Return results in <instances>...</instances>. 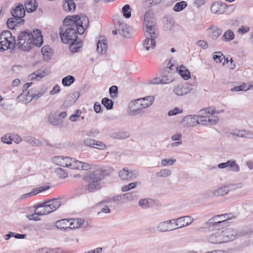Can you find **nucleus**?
Returning <instances> with one entry per match:
<instances>
[{"label": "nucleus", "mask_w": 253, "mask_h": 253, "mask_svg": "<svg viewBox=\"0 0 253 253\" xmlns=\"http://www.w3.org/2000/svg\"><path fill=\"white\" fill-rule=\"evenodd\" d=\"M237 188L235 184H229L218 188L213 192L215 196H223L228 193L229 191L234 190Z\"/></svg>", "instance_id": "obj_14"}, {"label": "nucleus", "mask_w": 253, "mask_h": 253, "mask_svg": "<svg viewBox=\"0 0 253 253\" xmlns=\"http://www.w3.org/2000/svg\"><path fill=\"white\" fill-rule=\"evenodd\" d=\"M45 202L41 203H38L34 206L35 213L38 215H42L48 214L47 210L46 208Z\"/></svg>", "instance_id": "obj_25"}, {"label": "nucleus", "mask_w": 253, "mask_h": 253, "mask_svg": "<svg viewBox=\"0 0 253 253\" xmlns=\"http://www.w3.org/2000/svg\"><path fill=\"white\" fill-rule=\"evenodd\" d=\"M222 232L220 230H217L216 231L209 235L208 241L212 244H221L223 243Z\"/></svg>", "instance_id": "obj_18"}, {"label": "nucleus", "mask_w": 253, "mask_h": 253, "mask_svg": "<svg viewBox=\"0 0 253 253\" xmlns=\"http://www.w3.org/2000/svg\"><path fill=\"white\" fill-rule=\"evenodd\" d=\"M107 41L104 37H100L97 41L96 50L99 54H102L107 49Z\"/></svg>", "instance_id": "obj_17"}, {"label": "nucleus", "mask_w": 253, "mask_h": 253, "mask_svg": "<svg viewBox=\"0 0 253 253\" xmlns=\"http://www.w3.org/2000/svg\"><path fill=\"white\" fill-rule=\"evenodd\" d=\"M129 136V133L127 131H120L113 134V137L118 139H125Z\"/></svg>", "instance_id": "obj_46"}, {"label": "nucleus", "mask_w": 253, "mask_h": 253, "mask_svg": "<svg viewBox=\"0 0 253 253\" xmlns=\"http://www.w3.org/2000/svg\"><path fill=\"white\" fill-rule=\"evenodd\" d=\"M69 219H63L57 221L56 222V227L61 230H66L69 228Z\"/></svg>", "instance_id": "obj_35"}, {"label": "nucleus", "mask_w": 253, "mask_h": 253, "mask_svg": "<svg viewBox=\"0 0 253 253\" xmlns=\"http://www.w3.org/2000/svg\"><path fill=\"white\" fill-rule=\"evenodd\" d=\"M149 14L148 12L145 13L144 18V25L146 29V32H154L156 30V23L149 17Z\"/></svg>", "instance_id": "obj_16"}, {"label": "nucleus", "mask_w": 253, "mask_h": 253, "mask_svg": "<svg viewBox=\"0 0 253 253\" xmlns=\"http://www.w3.org/2000/svg\"><path fill=\"white\" fill-rule=\"evenodd\" d=\"M226 8V4L217 1L212 4L211 6V10L213 13L221 14L225 12Z\"/></svg>", "instance_id": "obj_20"}, {"label": "nucleus", "mask_w": 253, "mask_h": 253, "mask_svg": "<svg viewBox=\"0 0 253 253\" xmlns=\"http://www.w3.org/2000/svg\"><path fill=\"white\" fill-rule=\"evenodd\" d=\"M94 148H97L100 150H104L106 148L105 144L100 141L95 140V142L94 143Z\"/></svg>", "instance_id": "obj_64"}, {"label": "nucleus", "mask_w": 253, "mask_h": 253, "mask_svg": "<svg viewBox=\"0 0 253 253\" xmlns=\"http://www.w3.org/2000/svg\"><path fill=\"white\" fill-rule=\"evenodd\" d=\"M44 61H48L52 55L53 52L49 46H44L41 49Z\"/></svg>", "instance_id": "obj_29"}, {"label": "nucleus", "mask_w": 253, "mask_h": 253, "mask_svg": "<svg viewBox=\"0 0 253 253\" xmlns=\"http://www.w3.org/2000/svg\"><path fill=\"white\" fill-rule=\"evenodd\" d=\"M12 33H1L0 35V50L4 51L8 49L13 48L16 44L15 37Z\"/></svg>", "instance_id": "obj_2"}, {"label": "nucleus", "mask_w": 253, "mask_h": 253, "mask_svg": "<svg viewBox=\"0 0 253 253\" xmlns=\"http://www.w3.org/2000/svg\"><path fill=\"white\" fill-rule=\"evenodd\" d=\"M32 37L33 33H20L17 43L18 48L23 51H30L31 49V38Z\"/></svg>", "instance_id": "obj_3"}, {"label": "nucleus", "mask_w": 253, "mask_h": 253, "mask_svg": "<svg viewBox=\"0 0 253 253\" xmlns=\"http://www.w3.org/2000/svg\"><path fill=\"white\" fill-rule=\"evenodd\" d=\"M46 208L48 213L57 210L61 205L62 202L58 199H52L45 202Z\"/></svg>", "instance_id": "obj_15"}, {"label": "nucleus", "mask_w": 253, "mask_h": 253, "mask_svg": "<svg viewBox=\"0 0 253 253\" xmlns=\"http://www.w3.org/2000/svg\"><path fill=\"white\" fill-rule=\"evenodd\" d=\"M48 122L52 125L56 126L62 123V121L56 114H52L49 115Z\"/></svg>", "instance_id": "obj_37"}, {"label": "nucleus", "mask_w": 253, "mask_h": 253, "mask_svg": "<svg viewBox=\"0 0 253 253\" xmlns=\"http://www.w3.org/2000/svg\"><path fill=\"white\" fill-rule=\"evenodd\" d=\"M171 174V171L168 169H162L160 171L157 172L156 175L158 177H166Z\"/></svg>", "instance_id": "obj_49"}, {"label": "nucleus", "mask_w": 253, "mask_h": 253, "mask_svg": "<svg viewBox=\"0 0 253 253\" xmlns=\"http://www.w3.org/2000/svg\"><path fill=\"white\" fill-rule=\"evenodd\" d=\"M79 95L78 92L68 95L64 102V106L69 107L74 104L79 97Z\"/></svg>", "instance_id": "obj_26"}, {"label": "nucleus", "mask_w": 253, "mask_h": 253, "mask_svg": "<svg viewBox=\"0 0 253 253\" xmlns=\"http://www.w3.org/2000/svg\"><path fill=\"white\" fill-rule=\"evenodd\" d=\"M128 169L125 168L122 170H121L119 173V176L122 180H128Z\"/></svg>", "instance_id": "obj_52"}, {"label": "nucleus", "mask_w": 253, "mask_h": 253, "mask_svg": "<svg viewBox=\"0 0 253 253\" xmlns=\"http://www.w3.org/2000/svg\"><path fill=\"white\" fill-rule=\"evenodd\" d=\"M138 176V172L136 170L128 171V180H131L135 179Z\"/></svg>", "instance_id": "obj_63"}, {"label": "nucleus", "mask_w": 253, "mask_h": 253, "mask_svg": "<svg viewBox=\"0 0 253 253\" xmlns=\"http://www.w3.org/2000/svg\"><path fill=\"white\" fill-rule=\"evenodd\" d=\"M182 112V109H180V108L178 107L174 108V109L169 111L168 115L169 116H174L178 114L181 113Z\"/></svg>", "instance_id": "obj_61"}, {"label": "nucleus", "mask_w": 253, "mask_h": 253, "mask_svg": "<svg viewBox=\"0 0 253 253\" xmlns=\"http://www.w3.org/2000/svg\"><path fill=\"white\" fill-rule=\"evenodd\" d=\"M159 33H145V40L143 41V45L147 50H149L151 47L152 49L155 48L156 43L155 39L159 37Z\"/></svg>", "instance_id": "obj_6"}, {"label": "nucleus", "mask_w": 253, "mask_h": 253, "mask_svg": "<svg viewBox=\"0 0 253 253\" xmlns=\"http://www.w3.org/2000/svg\"><path fill=\"white\" fill-rule=\"evenodd\" d=\"M176 70L178 73L184 80H188L191 78V74L190 71L183 65H181L179 69L176 68Z\"/></svg>", "instance_id": "obj_31"}, {"label": "nucleus", "mask_w": 253, "mask_h": 253, "mask_svg": "<svg viewBox=\"0 0 253 253\" xmlns=\"http://www.w3.org/2000/svg\"><path fill=\"white\" fill-rule=\"evenodd\" d=\"M197 115H188L183 118L181 122L184 127H193L198 125Z\"/></svg>", "instance_id": "obj_12"}, {"label": "nucleus", "mask_w": 253, "mask_h": 253, "mask_svg": "<svg viewBox=\"0 0 253 253\" xmlns=\"http://www.w3.org/2000/svg\"><path fill=\"white\" fill-rule=\"evenodd\" d=\"M49 188H50V187L49 186H45L40 187L38 188H35L32 192H31L30 193H27L25 194H23L22 196V197L23 198H26L30 197L32 195H35L40 192H42L46 190H48L49 189Z\"/></svg>", "instance_id": "obj_33"}, {"label": "nucleus", "mask_w": 253, "mask_h": 253, "mask_svg": "<svg viewBox=\"0 0 253 253\" xmlns=\"http://www.w3.org/2000/svg\"><path fill=\"white\" fill-rule=\"evenodd\" d=\"M95 140L91 138H85L84 140V144L85 146L90 147H94Z\"/></svg>", "instance_id": "obj_60"}, {"label": "nucleus", "mask_w": 253, "mask_h": 253, "mask_svg": "<svg viewBox=\"0 0 253 253\" xmlns=\"http://www.w3.org/2000/svg\"><path fill=\"white\" fill-rule=\"evenodd\" d=\"M75 81V78L71 75H68L62 80V83L64 86H69Z\"/></svg>", "instance_id": "obj_42"}, {"label": "nucleus", "mask_w": 253, "mask_h": 253, "mask_svg": "<svg viewBox=\"0 0 253 253\" xmlns=\"http://www.w3.org/2000/svg\"><path fill=\"white\" fill-rule=\"evenodd\" d=\"M78 15V17L76 18L70 28H66L64 32H85L89 26V19L84 14Z\"/></svg>", "instance_id": "obj_1"}, {"label": "nucleus", "mask_w": 253, "mask_h": 253, "mask_svg": "<svg viewBox=\"0 0 253 253\" xmlns=\"http://www.w3.org/2000/svg\"><path fill=\"white\" fill-rule=\"evenodd\" d=\"M38 5L37 0H27L25 3V9L28 12H32L36 10Z\"/></svg>", "instance_id": "obj_30"}, {"label": "nucleus", "mask_w": 253, "mask_h": 253, "mask_svg": "<svg viewBox=\"0 0 253 253\" xmlns=\"http://www.w3.org/2000/svg\"><path fill=\"white\" fill-rule=\"evenodd\" d=\"M23 24L20 23L19 20H15L14 17L9 18L6 23L8 28L10 30H14L15 27L17 26L18 25Z\"/></svg>", "instance_id": "obj_41"}, {"label": "nucleus", "mask_w": 253, "mask_h": 253, "mask_svg": "<svg viewBox=\"0 0 253 253\" xmlns=\"http://www.w3.org/2000/svg\"><path fill=\"white\" fill-rule=\"evenodd\" d=\"M191 90L189 85L187 84H179L174 86L173 89L174 93L178 96L185 95L189 93Z\"/></svg>", "instance_id": "obj_11"}, {"label": "nucleus", "mask_w": 253, "mask_h": 253, "mask_svg": "<svg viewBox=\"0 0 253 253\" xmlns=\"http://www.w3.org/2000/svg\"><path fill=\"white\" fill-rule=\"evenodd\" d=\"M11 14L15 20H19L21 23H24V20L22 18L25 15V10L22 4L19 3L11 11Z\"/></svg>", "instance_id": "obj_10"}, {"label": "nucleus", "mask_w": 253, "mask_h": 253, "mask_svg": "<svg viewBox=\"0 0 253 253\" xmlns=\"http://www.w3.org/2000/svg\"><path fill=\"white\" fill-rule=\"evenodd\" d=\"M222 38L224 41H230L234 39V33H224Z\"/></svg>", "instance_id": "obj_55"}, {"label": "nucleus", "mask_w": 253, "mask_h": 253, "mask_svg": "<svg viewBox=\"0 0 253 253\" xmlns=\"http://www.w3.org/2000/svg\"><path fill=\"white\" fill-rule=\"evenodd\" d=\"M133 100L137 102L136 104L140 102V106L142 108H146L152 105L154 100V97L153 96H148Z\"/></svg>", "instance_id": "obj_19"}, {"label": "nucleus", "mask_w": 253, "mask_h": 253, "mask_svg": "<svg viewBox=\"0 0 253 253\" xmlns=\"http://www.w3.org/2000/svg\"><path fill=\"white\" fill-rule=\"evenodd\" d=\"M137 102L134 100L131 101L128 105V114L130 116H134L140 113V107H135Z\"/></svg>", "instance_id": "obj_28"}, {"label": "nucleus", "mask_w": 253, "mask_h": 253, "mask_svg": "<svg viewBox=\"0 0 253 253\" xmlns=\"http://www.w3.org/2000/svg\"><path fill=\"white\" fill-rule=\"evenodd\" d=\"M69 228H85V220L82 218L69 219Z\"/></svg>", "instance_id": "obj_24"}, {"label": "nucleus", "mask_w": 253, "mask_h": 253, "mask_svg": "<svg viewBox=\"0 0 253 253\" xmlns=\"http://www.w3.org/2000/svg\"><path fill=\"white\" fill-rule=\"evenodd\" d=\"M62 42L64 43H69L71 45L79 44L81 41H78L77 34L82 35L84 33H59Z\"/></svg>", "instance_id": "obj_4"}, {"label": "nucleus", "mask_w": 253, "mask_h": 253, "mask_svg": "<svg viewBox=\"0 0 253 253\" xmlns=\"http://www.w3.org/2000/svg\"><path fill=\"white\" fill-rule=\"evenodd\" d=\"M101 103L107 110H111L113 108L114 102L107 97L103 98Z\"/></svg>", "instance_id": "obj_45"}, {"label": "nucleus", "mask_w": 253, "mask_h": 253, "mask_svg": "<svg viewBox=\"0 0 253 253\" xmlns=\"http://www.w3.org/2000/svg\"><path fill=\"white\" fill-rule=\"evenodd\" d=\"M63 7L66 11H74L76 4L73 0H65L64 1Z\"/></svg>", "instance_id": "obj_34"}, {"label": "nucleus", "mask_w": 253, "mask_h": 253, "mask_svg": "<svg viewBox=\"0 0 253 253\" xmlns=\"http://www.w3.org/2000/svg\"><path fill=\"white\" fill-rule=\"evenodd\" d=\"M122 12L123 16L126 18H129L131 17V8L129 4L125 5L122 8Z\"/></svg>", "instance_id": "obj_48"}, {"label": "nucleus", "mask_w": 253, "mask_h": 253, "mask_svg": "<svg viewBox=\"0 0 253 253\" xmlns=\"http://www.w3.org/2000/svg\"><path fill=\"white\" fill-rule=\"evenodd\" d=\"M46 73L44 70L42 71H40V70L36 71L35 72L31 74L29 76V80H34L35 79L40 80L41 79H42V78L44 77L46 75Z\"/></svg>", "instance_id": "obj_36"}, {"label": "nucleus", "mask_w": 253, "mask_h": 253, "mask_svg": "<svg viewBox=\"0 0 253 253\" xmlns=\"http://www.w3.org/2000/svg\"><path fill=\"white\" fill-rule=\"evenodd\" d=\"M135 29L132 26L128 25L126 23L118 22V25L116 30L112 32H129L135 31Z\"/></svg>", "instance_id": "obj_27"}, {"label": "nucleus", "mask_w": 253, "mask_h": 253, "mask_svg": "<svg viewBox=\"0 0 253 253\" xmlns=\"http://www.w3.org/2000/svg\"><path fill=\"white\" fill-rule=\"evenodd\" d=\"M24 140L32 146H38L42 143L41 140L30 136L25 137Z\"/></svg>", "instance_id": "obj_43"}, {"label": "nucleus", "mask_w": 253, "mask_h": 253, "mask_svg": "<svg viewBox=\"0 0 253 253\" xmlns=\"http://www.w3.org/2000/svg\"><path fill=\"white\" fill-rule=\"evenodd\" d=\"M1 140L3 143L10 144L12 143L13 139L8 134H5L1 137Z\"/></svg>", "instance_id": "obj_58"}, {"label": "nucleus", "mask_w": 253, "mask_h": 253, "mask_svg": "<svg viewBox=\"0 0 253 253\" xmlns=\"http://www.w3.org/2000/svg\"><path fill=\"white\" fill-rule=\"evenodd\" d=\"M74 159L70 157H63L61 156L53 157L52 162L57 165L67 167L73 169Z\"/></svg>", "instance_id": "obj_7"}, {"label": "nucleus", "mask_w": 253, "mask_h": 253, "mask_svg": "<svg viewBox=\"0 0 253 253\" xmlns=\"http://www.w3.org/2000/svg\"><path fill=\"white\" fill-rule=\"evenodd\" d=\"M118 88L116 85H113L109 88V93L112 99H115L118 96Z\"/></svg>", "instance_id": "obj_51"}, {"label": "nucleus", "mask_w": 253, "mask_h": 253, "mask_svg": "<svg viewBox=\"0 0 253 253\" xmlns=\"http://www.w3.org/2000/svg\"><path fill=\"white\" fill-rule=\"evenodd\" d=\"M219 169H224L227 167H229L230 170L237 172L239 171L240 168L238 164H236L234 160H228L225 163H222L218 165Z\"/></svg>", "instance_id": "obj_21"}, {"label": "nucleus", "mask_w": 253, "mask_h": 253, "mask_svg": "<svg viewBox=\"0 0 253 253\" xmlns=\"http://www.w3.org/2000/svg\"><path fill=\"white\" fill-rule=\"evenodd\" d=\"M187 6V3L185 1H181L175 3L173 10L175 12H179L184 9Z\"/></svg>", "instance_id": "obj_44"}, {"label": "nucleus", "mask_w": 253, "mask_h": 253, "mask_svg": "<svg viewBox=\"0 0 253 253\" xmlns=\"http://www.w3.org/2000/svg\"><path fill=\"white\" fill-rule=\"evenodd\" d=\"M175 222L176 226H179V228H182L190 225L194 221V218L191 216H184L176 219H173Z\"/></svg>", "instance_id": "obj_13"}, {"label": "nucleus", "mask_w": 253, "mask_h": 253, "mask_svg": "<svg viewBox=\"0 0 253 253\" xmlns=\"http://www.w3.org/2000/svg\"><path fill=\"white\" fill-rule=\"evenodd\" d=\"M108 174V173L106 170L99 169H96L92 172H90L87 176V178L89 180H92L96 182H100V181Z\"/></svg>", "instance_id": "obj_8"}, {"label": "nucleus", "mask_w": 253, "mask_h": 253, "mask_svg": "<svg viewBox=\"0 0 253 253\" xmlns=\"http://www.w3.org/2000/svg\"><path fill=\"white\" fill-rule=\"evenodd\" d=\"M233 215L231 213L216 215L210 218L206 223L211 224L213 227H216L227 220L231 219Z\"/></svg>", "instance_id": "obj_5"}, {"label": "nucleus", "mask_w": 253, "mask_h": 253, "mask_svg": "<svg viewBox=\"0 0 253 253\" xmlns=\"http://www.w3.org/2000/svg\"><path fill=\"white\" fill-rule=\"evenodd\" d=\"M209 125H213L216 124L218 121V118L216 116H208Z\"/></svg>", "instance_id": "obj_62"}, {"label": "nucleus", "mask_w": 253, "mask_h": 253, "mask_svg": "<svg viewBox=\"0 0 253 253\" xmlns=\"http://www.w3.org/2000/svg\"><path fill=\"white\" fill-rule=\"evenodd\" d=\"M215 53L217 54L214 55L213 59L216 63H221L222 62L223 54L221 52H215Z\"/></svg>", "instance_id": "obj_59"}, {"label": "nucleus", "mask_w": 253, "mask_h": 253, "mask_svg": "<svg viewBox=\"0 0 253 253\" xmlns=\"http://www.w3.org/2000/svg\"><path fill=\"white\" fill-rule=\"evenodd\" d=\"M137 184V182L130 183L128 185L123 186L122 190L123 192L128 191L132 189L135 188L136 187Z\"/></svg>", "instance_id": "obj_57"}, {"label": "nucleus", "mask_w": 253, "mask_h": 253, "mask_svg": "<svg viewBox=\"0 0 253 253\" xmlns=\"http://www.w3.org/2000/svg\"><path fill=\"white\" fill-rule=\"evenodd\" d=\"M33 34V37L31 38V48L33 46L40 47L43 43V39L42 33H34Z\"/></svg>", "instance_id": "obj_22"}, {"label": "nucleus", "mask_w": 253, "mask_h": 253, "mask_svg": "<svg viewBox=\"0 0 253 253\" xmlns=\"http://www.w3.org/2000/svg\"><path fill=\"white\" fill-rule=\"evenodd\" d=\"M151 200L150 199H141L139 201L138 204L139 206L143 209H146L150 207Z\"/></svg>", "instance_id": "obj_50"}, {"label": "nucleus", "mask_w": 253, "mask_h": 253, "mask_svg": "<svg viewBox=\"0 0 253 253\" xmlns=\"http://www.w3.org/2000/svg\"><path fill=\"white\" fill-rule=\"evenodd\" d=\"M73 169L87 170L91 168V166L86 163H84L74 159Z\"/></svg>", "instance_id": "obj_23"}, {"label": "nucleus", "mask_w": 253, "mask_h": 253, "mask_svg": "<svg viewBox=\"0 0 253 253\" xmlns=\"http://www.w3.org/2000/svg\"><path fill=\"white\" fill-rule=\"evenodd\" d=\"M198 124L201 125H209V122L208 116L197 115Z\"/></svg>", "instance_id": "obj_47"}, {"label": "nucleus", "mask_w": 253, "mask_h": 253, "mask_svg": "<svg viewBox=\"0 0 253 253\" xmlns=\"http://www.w3.org/2000/svg\"><path fill=\"white\" fill-rule=\"evenodd\" d=\"M89 183L87 186V189L89 192H92L94 190H98L100 189L101 185L100 182H96L92 180H89Z\"/></svg>", "instance_id": "obj_39"}, {"label": "nucleus", "mask_w": 253, "mask_h": 253, "mask_svg": "<svg viewBox=\"0 0 253 253\" xmlns=\"http://www.w3.org/2000/svg\"><path fill=\"white\" fill-rule=\"evenodd\" d=\"M55 172L58 176L62 178H64L68 176V172L62 168H59L55 169Z\"/></svg>", "instance_id": "obj_53"}, {"label": "nucleus", "mask_w": 253, "mask_h": 253, "mask_svg": "<svg viewBox=\"0 0 253 253\" xmlns=\"http://www.w3.org/2000/svg\"><path fill=\"white\" fill-rule=\"evenodd\" d=\"M99 131L96 129H92L88 131H84V135L87 136L95 137L99 133Z\"/></svg>", "instance_id": "obj_54"}, {"label": "nucleus", "mask_w": 253, "mask_h": 253, "mask_svg": "<svg viewBox=\"0 0 253 253\" xmlns=\"http://www.w3.org/2000/svg\"><path fill=\"white\" fill-rule=\"evenodd\" d=\"M78 15H72L67 16L63 21L64 28L66 29L70 28V25H72V23L74 22V20L76 18H78Z\"/></svg>", "instance_id": "obj_38"}, {"label": "nucleus", "mask_w": 253, "mask_h": 253, "mask_svg": "<svg viewBox=\"0 0 253 253\" xmlns=\"http://www.w3.org/2000/svg\"><path fill=\"white\" fill-rule=\"evenodd\" d=\"M223 243L233 241L236 239V237L240 235L239 232L236 229L231 228H228L221 231Z\"/></svg>", "instance_id": "obj_9"}, {"label": "nucleus", "mask_w": 253, "mask_h": 253, "mask_svg": "<svg viewBox=\"0 0 253 253\" xmlns=\"http://www.w3.org/2000/svg\"><path fill=\"white\" fill-rule=\"evenodd\" d=\"M173 78L172 74L170 72H166L165 71L163 73V75L161 77V84H169L172 82Z\"/></svg>", "instance_id": "obj_32"}, {"label": "nucleus", "mask_w": 253, "mask_h": 253, "mask_svg": "<svg viewBox=\"0 0 253 253\" xmlns=\"http://www.w3.org/2000/svg\"><path fill=\"white\" fill-rule=\"evenodd\" d=\"M178 228V227L170 228L164 221L159 223L157 225V229H159L160 232H162L169 231Z\"/></svg>", "instance_id": "obj_40"}, {"label": "nucleus", "mask_w": 253, "mask_h": 253, "mask_svg": "<svg viewBox=\"0 0 253 253\" xmlns=\"http://www.w3.org/2000/svg\"><path fill=\"white\" fill-rule=\"evenodd\" d=\"M176 162L175 159H164L161 160V164L163 166L168 165L171 166Z\"/></svg>", "instance_id": "obj_56"}]
</instances>
